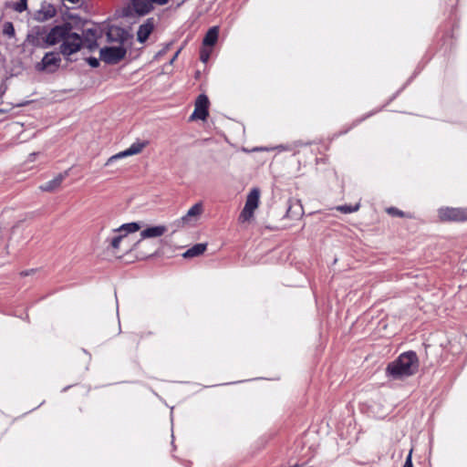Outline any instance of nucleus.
I'll use <instances>...</instances> for the list:
<instances>
[{
	"mask_svg": "<svg viewBox=\"0 0 467 467\" xmlns=\"http://www.w3.org/2000/svg\"><path fill=\"white\" fill-rule=\"evenodd\" d=\"M419 368V359L414 351H407L400 354L397 359L390 362L387 368V376L393 379H400L412 376Z\"/></svg>",
	"mask_w": 467,
	"mask_h": 467,
	"instance_id": "1",
	"label": "nucleus"
},
{
	"mask_svg": "<svg viewBox=\"0 0 467 467\" xmlns=\"http://www.w3.org/2000/svg\"><path fill=\"white\" fill-rule=\"evenodd\" d=\"M83 47V37L78 33L69 31L65 36L63 42L59 47V52L67 59L77 52H78Z\"/></svg>",
	"mask_w": 467,
	"mask_h": 467,
	"instance_id": "2",
	"label": "nucleus"
},
{
	"mask_svg": "<svg viewBox=\"0 0 467 467\" xmlns=\"http://www.w3.org/2000/svg\"><path fill=\"white\" fill-rule=\"evenodd\" d=\"M70 23H64L62 25L52 27L44 38V47H52L58 43H62L67 34L72 30Z\"/></svg>",
	"mask_w": 467,
	"mask_h": 467,
	"instance_id": "3",
	"label": "nucleus"
},
{
	"mask_svg": "<svg viewBox=\"0 0 467 467\" xmlns=\"http://www.w3.org/2000/svg\"><path fill=\"white\" fill-rule=\"evenodd\" d=\"M60 52H47L41 61L35 65V68L38 72L55 73L60 67Z\"/></svg>",
	"mask_w": 467,
	"mask_h": 467,
	"instance_id": "4",
	"label": "nucleus"
},
{
	"mask_svg": "<svg viewBox=\"0 0 467 467\" xmlns=\"http://www.w3.org/2000/svg\"><path fill=\"white\" fill-rule=\"evenodd\" d=\"M203 213V205L202 203L197 202L192 205L186 214L179 218L173 223V225L177 228H183L187 226H193L200 219L202 213Z\"/></svg>",
	"mask_w": 467,
	"mask_h": 467,
	"instance_id": "5",
	"label": "nucleus"
},
{
	"mask_svg": "<svg viewBox=\"0 0 467 467\" xmlns=\"http://www.w3.org/2000/svg\"><path fill=\"white\" fill-rule=\"evenodd\" d=\"M125 55L126 49L122 46L105 47L99 51L100 59L108 64H117Z\"/></svg>",
	"mask_w": 467,
	"mask_h": 467,
	"instance_id": "6",
	"label": "nucleus"
},
{
	"mask_svg": "<svg viewBox=\"0 0 467 467\" xmlns=\"http://www.w3.org/2000/svg\"><path fill=\"white\" fill-rule=\"evenodd\" d=\"M147 142L145 141H136L132 143L128 149L125 150L119 151L108 159L105 163V166H109L113 164L115 161L121 160L126 157H130L132 155L139 154L142 151V150L146 147Z\"/></svg>",
	"mask_w": 467,
	"mask_h": 467,
	"instance_id": "7",
	"label": "nucleus"
},
{
	"mask_svg": "<svg viewBox=\"0 0 467 467\" xmlns=\"http://www.w3.org/2000/svg\"><path fill=\"white\" fill-rule=\"evenodd\" d=\"M208 107H209V99L206 95L201 94L197 97L194 110L190 117L191 120L194 119H202L204 120L208 117Z\"/></svg>",
	"mask_w": 467,
	"mask_h": 467,
	"instance_id": "8",
	"label": "nucleus"
},
{
	"mask_svg": "<svg viewBox=\"0 0 467 467\" xmlns=\"http://www.w3.org/2000/svg\"><path fill=\"white\" fill-rule=\"evenodd\" d=\"M439 216L443 221H463L467 219V212L459 208H441Z\"/></svg>",
	"mask_w": 467,
	"mask_h": 467,
	"instance_id": "9",
	"label": "nucleus"
},
{
	"mask_svg": "<svg viewBox=\"0 0 467 467\" xmlns=\"http://www.w3.org/2000/svg\"><path fill=\"white\" fill-rule=\"evenodd\" d=\"M155 27L154 19L152 17L148 18L143 24H141L137 31V40L140 43H144L152 33Z\"/></svg>",
	"mask_w": 467,
	"mask_h": 467,
	"instance_id": "10",
	"label": "nucleus"
},
{
	"mask_svg": "<svg viewBox=\"0 0 467 467\" xmlns=\"http://www.w3.org/2000/svg\"><path fill=\"white\" fill-rule=\"evenodd\" d=\"M166 232L167 227L165 225L150 226L140 232V240L160 237Z\"/></svg>",
	"mask_w": 467,
	"mask_h": 467,
	"instance_id": "11",
	"label": "nucleus"
},
{
	"mask_svg": "<svg viewBox=\"0 0 467 467\" xmlns=\"http://www.w3.org/2000/svg\"><path fill=\"white\" fill-rule=\"evenodd\" d=\"M97 33V29L94 28L85 30L83 36V47H86L90 51L96 49L98 47Z\"/></svg>",
	"mask_w": 467,
	"mask_h": 467,
	"instance_id": "12",
	"label": "nucleus"
},
{
	"mask_svg": "<svg viewBox=\"0 0 467 467\" xmlns=\"http://www.w3.org/2000/svg\"><path fill=\"white\" fill-rule=\"evenodd\" d=\"M134 11L140 16H144L153 9L150 0H131Z\"/></svg>",
	"mask_w": 467,
	"mask_h": 467,
	"instance_id": "13",
	"label": "nucleus"
},
{
	"mask_svg": "<svg viewBox=\"0 0 467 467\" xmlns=\"http://www.w3.org/2000/svg\"><path fill=\"white\" fill-rule=\"evenodd\" d=\"M67 176V172L57 174L53 180L47 182L46 183L39 186V189L43 192H52L58 188L64 179Z\"/></svg>",
	"mask_w": 467,
	"mask_h": 467,
	"instance_id": "14",
	"label": "nucleus"
},
{
	"mask_svg": "<svg viewBox=\"0 0 467 467\" xmlns=\"http://www.w3.org/2000/svg\"><path fill=\"white\" fill-rule=\"evenodd\" d=\"M260 198V191L257 188H254L251 190L249 194L247 195L246 202L244 206L255 211L259 204Z\"/></svg>",
	"mask_w": 467,
	"mask_h": 467,
	"instance_id": "15",
	"label": "nucleus"
},
{
	"mask_svg": "<svg viewBox=\"0 0 467 467\" xmlns=\"http://www.w3.org/2000/svg\"><path fill=\"white\" fill-rule=\"evenodd\" d=\"M57 14V11L55 7L51 5H43L41 9L37 12V20L39 21H46L53 16H55Z\"/></svg>",
	"mask_w": 467,
	"mask_h": 467,
	"instance_id": "16",
	"label": "nucleus"
},
{
	"mask_svg": "<svg viewBox=\"0 0 467 467\" xmlns=\"http://www.w3.org/2000/svg\"><path fill=\"white\" fill-rule=\"evenodd\" d=\"M218 34H219V30H218L217 26L211 27L207 31V33L202 40V44L204 46L213 47V45H215V43L218 39Z\"/></svg>",
	"mask_w": 467,
	"mask_h": 467,
	"instance_id": "17",
	"label": "nucleus"
},
{
	"mask_svg": "<svg viewBox=\"0 0 467 467\" xmlns=\"http://www.w3.org/2000/svg\"><path fill=\"white\" fill-rule=\"evenodd\" d=\"M206 244H196L192 247L189 248L187 251H185L182 254L184 258H192L198 256L204 253L206 250Z\"/></svg>",
	"mask_w": 467,
	"mask_h": 467,
	"instance_id": "18",
	"label": "nucleus"
},
{
	"mask_svg": "<svg viewBox=\"0 0 467 467\" xmlns=\"http://www.w3.org/2000/svg\"><path fill=\"white\" fill-rule=\"evenodd\" d=\"M140 228H141L140 223L133 222V223H129L122 224L116 231L119 232V233L120 232H125L126 234H129V233H135V232L139 231Z\"/></svg>",
	"mask_w": 467,
	"mask_h": 467,
	"instance_id": "19",
	"label": "nucleus"
},
{
	"mask_svg": "<svg viewBox=\"0 0 467 467\" xmlns=\"http://www.w3.org/2000/svg\"><path fill=\"white\" fill-rule=\"evenodd\" d=\"M254 210L244 206L239 215V221L242 223L249 221L254 216Z\"/></svg>",
	"mask_w": 467,
	"mask_h": 467,
	"instance_id": "20",
	"label": "nucleus"
},
{
	"mask_svg": "<svg viewBox=\"0 0 467 467\" xmlns=\"http://www.w3.org/2000/svg\"><path fill=\"white\" fill-rule=\"evenodd\" d=\"M3 34L12 38L15 37V27L11 22H5L3 26Z\"/></svg>",
	"mask_w": 467,
	"mask_h": 467,
	"instance_id": "21",
	"label": "nucleus"
},
{
	"mask_svg": "<svg viewBox=\"0 0 467 467\" xmlns=\"http://www.w3.org/2000/svg\"><path fill=\"white\" fill-rule=\"evenodd\" d=\"M358 209H359L358 203L355 204V205L345 204V205H340V206L337 207V210L343 213H351L357 212Z\"/></svg>",
	"mask_w": 467,
	"mask_h": 467,
	"instance_id": "22",
	"label": "nucleus"
},
{
	"mask_svg": "<svg viewBox=\"0 0 467 467\" xmlns=\"http://www.w3.org/2000/svg\"><path fill=\"white\" fill-rule=\"evenodd\" d=\"M125 236H126V234H119V235H116L113 238H111L109 244H110V246L112 247V249H114V250L119 249L120 243L125 238Z\"/></svg>",
	"mask_w": 467,
	"mask_h": 467,
	"instance_id": "23",
	"label": "nucleus"
},
{
	"mask_svg": "<svg viewBox=\"0 0 467 467\" xmlns=\"http://www.w3.org/2000/svg\"><path fill=\"white\" fill-rule=\"evenodd\" d=\"M12 7L15 11L22 13L27 8V0H18Z\"/></svg>",
	"mask_w": 467,
	"mask_h": 467,
	"instance_id": "24",
	"label": "nucleus"
},
{
	"mask_svg": "<svg viewBox=\"0 0 467 467\" xmlns=\"http://www.w3.org/2000/svg\"><path fill=\"white\" fill-rule=\"evenodd\" d=\"M27 41L32 45V46H35V47H45V43L44 44H41L40 41H39V38L37 36V35H33V34H29L27 35Z\"/></svg>",
	"mask_w": 467,
	"mask_h": 467,
	"instance_id": "25",
	"label": "nucleus"
},
{
	"mask_svg": "<svg viewBox=\"0 0 467 467\" xmlns=\"http://www.w3.org/2000/svg\"><path fill=\"white\" fill-rule=\"evenodd\" d=\"M387 213L392 216H399V217H403L404 216V213L400 210H399L398 208H395V207H389L387 209Z\"/></svg>",
	"mask_w": 467,
	"mask_h": 467,
	"instance_id": "26",
	"label": "nucleus"
},
{
	"mask_svg": "<svg viewBox=\"0 0 467 467\" xmlns=\"http://www.w3.org/2000/svg\"><path fill=\"white\" fill-rule=\"evenodd\" d=\"M210 53L209 50L202 49L200 52V59L204 63L207 62L210 57Z\"/></svg>",
	"mask_w": 467,
	"mask_h": 467,
	"instance_id": "27",
	"label": "nucleus"
},
{
	"mask_svg": "<svg viewBox=\"0 0 467 467\" xmlns=\"http://www.w3.org/2000/svg\"><path fill=\"white\" fill-rule=\"evenodd\" d=\"M87 61H88V65L92 67H97L99 65V62L96 57H90L87 59Z\"/></svg>",
	"mask_w": 467,
	"mask_h": 467,
	"instance_id": "28",
	"label": "nucleus"
},
{
	"mask_svg": "<svg viewBox=\"0 0 467 467\" xmlns=\"http://www.w3.org/2000/svg\"><path fill=\"white\" fill-rule=\"evenodd\" d=\"M403 467H413L412 461H411V451H410L409 455L407 456Z\"/></svg>",
	"mask_w": 467,
	"mask_h": 467,
	"instance_id": "29",
	"label": "nucleus"
},
{
	"mask_svg": "<svg viewBox=\"0 0 467 467\" xmlns=\"http://www.w3.org/2000/svg\"><path fill=\"white\" fill-rule=\"evenodd\" d=\"M151 1V4H157L159 5H166L169 0H150Z\"/></svg>",
	"mask_w": 467,
	"mask_h": 467,
	"instance_id": "30",
	"label": "nucleus"
},
{
	"mask_svg": "<svg viewBox=\"0 0 467 467\" xmlns=\"http://www.w3.org/2000/svg\"><path fill=\"white\" fill-rule=\"evenodd\" d=\"M181 49H179L175 54L174 56L172 57V58L171 59L170 63H173L175 61V59L177 58L179 53H180Z\"/></svg>",
	"mask_w": 467,
	"mask_h": 467,
	"instance_id": "31",
	"label": "nucleus"
},
{
	"mask_svg": "<svg viewBox=\"0 0 467 467\" xmlns=\"http://www.w3.org/2000/svg\"><path fill=\"white\" fill-rule=\"evenodd\" d=\"M168 48H169V47L167 46L164 49L158 52L157 57L162 56L167 51Z\"/></svg>",
	"mask_w": 467,
	"mask_h": 467,
	"instance_id": "32",
	"label": "nucleus"
},
{
	"mask_svg": "<svg viewBox=\"0 0 467 467\" xmlns=\"http://www.w3.org/2000/svg\"><path fill=\"white\" fill-rule=\"evenodd\" d=\"M37 153L36 152H33L29 155V161H35V157L36 156Z\"/></svg>",
	"mask_w": 467,
	"mask_h": 467,
	"instance_id": "33",
	"label": "nucleus"
},
{
	"mask_svg": "<svg viewBox=\"0 0 467 467\" xmlns=\"http://www.w3.org/2000/svg\"><path fill=\"white\" fill-rule=\"evenodd\" d=\"M291 467H299V465L298 464H295V465H293Z\"/></svg>",
	"mask_w": 467,
	"mask_h": 467,
	"instance_id": "34",
	"label": "nucleus"
}]
</instances>
